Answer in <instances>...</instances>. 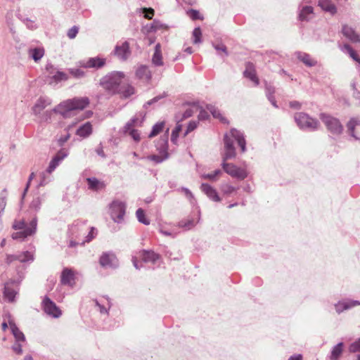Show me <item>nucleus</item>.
Instances as JSON below:
<instances>
[{"instance_id": "34", "label": "nucleus", "mask_w": 360, "mask_h": 360, "mask_svg": "<svg viewBox=\"0 0 360 360\" xmlns=\"http://www.w3.org/2000/svg\"><path fill=\"white\" fill-rule=\"evenodd\" d=\"M136 75L139 79L146 78L150 79L151 74L146 65H141L136 71Z\"/></svg>"}, {"instance_id": "10", "label": "nucleus", "mask_w": 360, "mask_h": 360, "mask_svg": "<svg viewBox=\"0 0 360 360\" xmlns=\"http://www.w3.org/2000/svg\"><path fill=\"white\" fill-rule=\"evenodd\" d=\"M99 264L102 267L115 269L119 266V260L112 252H103L99 258Z\"/></svg>"}, {"instance_id": "55", "label": "nucleus", "mask_w": 360, "mask_h": 360, "mask_svg": "<svg viewBox=\"0 0 360 360\" xmlns=\"http://www.w3.org/2000/svg\"><path fill=\"white\" fill-rule=\"evenodd\" d=\"M198 127V122L190 121L187 125L186 130L184 134V136H187L190 132L195 130Z\"/></svg>"}, {"instance_id": "47", "label": "nucleus", "mask_w": 360, "mask_h": 360, "mask_svg": "<svg viewBox=\"0 0 360 360\" xmlns=\"http://www.w3.org/2000/svg\"><path fill=\"white\" fill-rule=\"evenodd\" d=\"M236 148H229L225 150V153L222 156V161L226 162L228 160L233 159L236 157Z\"/></svg>"}, {"instance_id": "43", "label": "nucleus", "mask_w": 360, "mask_h": 360, "mask_svg": "<svg viewBox=\"0 0 360 360\" xmlns=\"http://www.w3.org/2000/svg\"><path fill=\"white\" fill-rule=\"evenodd\" d=\"M9 326L14 338H25L24 334L19 330L13 321H9Z\"/></svg>"}, {"instance_id": "52", "label": "nucleus", "mask_w": 360, "mask_h": 360, "mask_svg": "<svg viewBox=\"0 0 360 360\" xmlns=\"http://www.w3.org/2000/svg\"><path fill=\"white\" fill-rule=\"evenodd\" d=\"M198 109L200 110L198 118L199 120L203 121L207 120L210 118V115L208 112L202 108V106H198Z\"/></svg>"}, {"instance_id": "61", "label": "nucleus", "mask_w": 360, "mask_h": 360, "mask_svg": "<svg viewBox=\"0 0 360 360\" xmlns=\"http://www.w3.org/2000/svg\"><path fill=\"white\" fill-rule=\"evenodd\" d=\"M78 31H79V28L77 26H73L72 27L68 32V37L70 38V39H74L76 35L78 33Z\"/></svg>"}, {"instance_id": "56", "label": "nucleus", "mask_w": 360, "mask_h": 360, "mask_svg": "<svg viewBox=\"0 0 360 360\" xmlns=\"http://www.w3.org/2000/svg\"><path fill=\"white\" fill-rule=\"evenodd\" d=\"M166 96L167 95L165 93H164L162 95L157 96L154 97L153 98L150 99V101H147L143 105V107L146 108L148 105H151L158 102L160 99L165 98Z\"/></svg>"}, {"instance_id": "51", "label": "nucleus", "mask_w": 360, "mask_h": 360, "mask_svg": "<svg viewBox=\"0 0 360 360\" xmlns=\"http://www.w3.org/2000/svg\"><path fill=\"white\" fill-rule=\"evenodd\" d=\"M179 226L186 229H190L194 226L193 219L181 220L179 222Z\"/></svg>"}, {"instance_id": "11", "label": "nucleus", "mask_w": 360, "mask_h": 360, "mask_svg": "<svg viewBox=\"0 0 360 360\" xmlns=\"http://www.w3.org/2000/svg\"><path fill=\"white\" fill-rule=\"evenodd\" d=\"M68 151L65 148H61L59 150L50 161L46 172L48 174H51L62 162V160L68 157Z\"/></svg>"}, {"instance_id": "21", "label": "nucleus", "mask_w": 360, "mask_h": 360, "mask_svg": "<svg viewBox=\"0 0 360 360\" xmlns=\"http://www.w3.org/2000/svg\"><path fill=\"white\" fill-rule=\"evenodd\" d=\"M135 94V89L129 84L122 83L117 94H120L122 98H128Z\"/></svg>"}, {"instance_id": "57", "label": "nucleus", "mask_w": 360, "mask_h": 360, "mask_svg": "<svg viewBox=\"0 0 360 360\" xmlns=\"http://www.w3.org/2000/svg\"><path fill=\"white\" fill-rule=\"evenodd\" d=\"M193 115V110L192 109H187L185 112L181 115V117L179 118V115H176V118L179 119L178 122L191 117Z\"/></svg>"}, {"instance_id": "19", "label": "nucleus", "mask_w": 360, "mask_h": 360, "mask_svg": "<svg viewBox=\"0 0 360 360\" xmlns=\"http://www.w3.org/2000/svg\"><path fill=\"white\" fill-rule=\"evenodd\" d=\"M105 65V59L97 57L89 58L85 64L82 65L86 68L100 69Z\"/></svg>"}, {"instance_id": "41", "label": "nucleus", "mask_w": 360, "mask_h": 360, "mask_svg": "<svg viewBox=\"0 0 360 360\" xmlns=\"http://www.w3.org/2000/svg\"><path fill=\"white\" fill-rule=\"evenodd\" d=\"M12 228L14 230L18 231L25 230L29 228V224H27L25 219L15 220L12 225Z\"/></svg>"}, {"instance_id": "14", "label": "nucleus", "mask_w": 360, "mask_h": 360, "mask_svg": "<svg viewBox=\"0 0 360 360\" xmlns=\"http://www.w3.org/2000/svg\"><path fill=\"white\" fill-rule=\"evenodd\" d=\"M15 282V278H11L4 284L3 292L4 297L6 299L8 302H13L15 300L17 292L11 288V285L16 284Z\"/></svg>"}, {"instance_id": "26", "label": "nucleus", "mask_w": 360, "mask_h": 360, "mask_svg": "<svg viewBox=\"0 0 360 360\" xmlns=\"http://www.w3.org/2000/svg\"><path fill=\"white\" fill-rule=\"evenodd\" d=\"M296 55L297 58L307 67L315 66L317 63L316 60L311 59L310 55L307 53L297 51Z\"/></svg>"}, {"instance_id": "2", "label": "nucleus", "mask_w": 360, "mask_h": 360, "mask_svg": "<svg viewBox=\"0 0 360 360\" xmlns=\"http://www.w3.org/2000/svg\"><path fill=\"white\" fill-rule=\"evenodd\" d=\"M124 77V74L122 72L114 71L103 77L100 79L99 84L108 94L115 95L122 83Z\"/></svg>"}, {"instance_id": "62", "label": "nucleus", "mask_w": 360, "mask_h": 360, "mask_svg": "<svg viewBox=\"0 0 360 360\" xmlns=\"http://www.w3.org/2000/svg\"><path fill=\"white\" fill-rule=\"evenodd\" d=\"M220 174H221V171L220 169H216L212 173L204 174L202 177L204 179L212 180L215 178V176L219 175Z\"/></svg>"}, {"instance_id": "44", "label": "nucleus", "mask_w": 360, "mask_h": 360, "mask_svg": "<svg viewBox=\"0 0 360 360\" xmlns=\"http://www.w3.org/2000/svg\"><path fill=\"white\" fill-rule=\"evenodd\" d=\"M41 202L42 199L41 197L37 196L34 198L30 205V210H34L36 212H39L41 209Z\"/></svg>"}, {"instance_id": "33", "label": "nucleus", "mask_w": 360, "mask_h": 360, "mask_svg": "<svg viewBox=\"0 0 360 360\" xmlns=\"http://www.w3.org/2000/svg\"><path fill=\"white\" fill-rule=\"evenodd\" d=\"M86 182L88 184V188L90 190L98 191L100 189V187L103 186V184L96 177H89L86 179Z\"/></svg>"}, {"instance_id": "13", "label": "nucleus", "mask_w": 360, "mask_h": 360, "mask_svg": "<svg viewBox=\"0 0 360 360\" xmlns=\"http://www.w3.org/2000/svg\"><path fill=\"white\" fill-rule=\"evenodd\" d=\"M114 54L122 61L127 60L131 55L129 43L124 41L121 45L117 44L114 49Z\"/></svg>"}, {"instance_id": "64", "label": "nucleus", "mask_w": 360, "mask_h": 360, "mask_svg": "<svg viewBox=\"0 0 360 360\" xmlns=\"http://www.w3.org/2000/svg\"><path fill=\"white\" fill-rule=\"evenodd\" d=\"M70 134H67L66 135L61 136L58 140V146H63L65 144V143H66L68 141V140L70 139Z\"/></svg>"}, {"instance_id": "49", "label": "nucleus", "mask_w": 360, "mask_h": 360, "mask_svg": "<svg viewBox=\"0 0 360 360\" xmlns=\"http://www.w3.org/2000/svg\"><path fill=\"white\" fill-rule=\"evenodd\" d=\"M141 12L143 14V17L148 20H151L155 14V11L152 8H141Z\"/></svg>"}, {"instance_id": "17", "label": "nucleus", "mask_w": 360, "mask_h": 360, "mask_svg": "<svg viewBox=\"0 0 360 360\" xmlns=\"http://www.w3.org/2000/svg\"><path fill=\"white\" fill-rule=\"evenodd\" d=\"M200 188L202 191L207 195V196L212 200L214 202H220L221 198L218 195L216 189H214L210 184L206 183H202L200 186Z\"/></svg>"}, {"instance_id": "27", "label": "nucleus", "mask_w": 360, "mask_h": 360, "mask_svg": "<svg viewBox=\"0 0 360 360\" xmlns=\"http://www.w3.org/2000/svg\"><path fill=\"white\" fill-rule=\"evenodd\" d=\"M162 27H163V24L161 23L160 21H159L158 20H153V22L152 23H148L143 27L142 32L144 34L155 32L158 30H160Z\"/></svg>"}, {"instance_id": "46", "label": "nucleus", "mask_w": 360, "mask_h": 360, "mask_svg": "<svg viewBox=\"0 0 360 360\" xmlns=\"http://www.w3.org/2000/svg\"><path fill=\"white\" fill-rule=\"evenodd\" d=\"M193 44L202 42V31L200 27H195L193 31Z\"/></svg>"}, {"instance_id": "8", "label": "nucleus", "mask_w": 360, "mask_h": 360, "mask_svg": "<svg viewBox=\"0 0 360 360\" xmlns=\"http://www.w3.org/2000/svg\"><path fill=\"white\" fill-rule=\"evenodd\" d=\"M221 167L226 174L239 180H243L248 176V173L245 169L232 163L222 161Z\"/></svg>"}, {"instance_id": "35", "label": "nucleus", "mask_w": 360, "mask_h": 360, "mask_svg": "<svg viewBox=\"0 0 360 360\" xmlns=\"http://www.w3.org/2000/svg\"><path fill=\"white\" fill-rule=\"evenodd\" d=\"M313 7L310 6H304L299 13V20L300 21H308L309 18L307 17L308 15L313 13Z\"/></svg>"}, {"instance_id": "30", "label": "nucleus", "mask_w": 360, "mask_h": 360, "mask_svg": "<svg viewBox=\"0 0 360 360\" xmlns=\"http://www.w3.org/2000/svg\"><path fill=\"white\" fill-rule=\"evenodd\" d=\"M152 62L155 66H161L163 65L160 44H157L155 46V51L152 57Z\"/></svg>"}, {"instance_id": "58", "label": "nucleus", "mask_w": 360, "mask_h": 360, "mask_svg": "<svg viewBox=\"0 0 360 360\" xmlns=\"http://www.w3.org/2000/svg\"><path fill=\"white\" fill-rule=\"evenodd\" d=\"M265 93L266 98L273 96L275 93V88L271 84L265 83Z\"/></svg>"}, {"instance_id": "50", "label": "nucleus", "mask_w": 360, "mask_h": 360, "mask_svg": "<svg viewBox=\"0 0 360 360\" xmlns=\"http://www.w3.org/2000/svg\"><path fill=\"white\" fill-rule=\"evenodd\" d=\"M188 13L190 16V18L193 20H202L203 18L202 16H201L200 12L197 10H195V9H190L188 11Z\"/></svg>"}, {"instance_id": "4", "label": "nucleus", "mask_w": 360, "mask_h": 360, "mask_svg": "<svg viewBox=\"0 0 360 360\" xmlns=\"http://www.w3.org/2000/svg\"><path fill=\"white\" fill-rule=\"evenodd\" d=\"M319 117L331 134L340 135L342 133L343 126L338 118L323 112L320 114Z\"/></svg>"}, {"instance_id": "59", "label": "nucleus", "mask_w": 360, "mask_h": 360, "mask_svg": "<svg viewBox=\"0 0 360 360\" xmlns=\"http://www.w3.org/2000/svg\"><path fill=\"white\" fill-rule=\"evenodd\" d=\"M349 351L351 352H360V339L352 343L349 346Z\"/></svg>"}, {"instance_id": "29", "label": "nucleus", "mask_w": 360, "mask_h": 360, "mask_svg": "<svg viewBox=\"0 0 360 360\" xmlns=\"http://www.w3.org/2000/svg\"><path fill=\"white\" fill-rule=\"evenodd\" d=\"M359 125H360V120L356 117H352L347 124V127L348 129L349 135L354 138L356 140H359V138L356 136L354 129L355 127Z\"/></svg>"}, {"instance_id": "42", "label": "nucleus", "mask_w": 360, "mask_h": 360, "mask_svg": "<svg viewBox=\"0 0 360 360\" xmlns=\"http://www.w3.org/2000/svg\"><path fill=\"white\" fill-rule=\"evenodd\" d=\"M26 339H15L14 344L12 345V349L17 354H21L22 353V347L23 343H25Z\"/></svg>"}, {"instance_id": "20", "label": "nucleus", "mask_w": 360, "mask_h": 360, "mask_svg": "<svg viewBox=\"0 0 360 360\" xmlns=\"http://www.w3.org/2000/svg\"><path fill=\"white\" fill-rule=\"evenodd\" d=\"M342 32L343 35L354 43L360 42V37L355 30L347 25L342 26Z\"/></svg>"}, {"instance_id": "15", "label": "nucleus", "mask_w": 360, "mask_h": 360, "mask_svg": "<svg viewBox=\"0 0 360 360\" xmlns=\"http://www.w3.org/2000/svg\"><path fill=\"white\" fill-rule=\"evenodd\" d=\"M140 256L145 263L151 262L155 264L160 259V255L152 250H142L140 251Z\"/></svg>"}, {"instance_id": "38", "label": "nucleus", "mask_w": 360, "mask_h": 360, "mask_svg": "<svg viewBox=\"0 0 360 360\" xmlns=\"http://www.w3.org/2000/svg\"><path fill=\"white\" fill-rule=\"evenodd\" d=\"M164 126H165L164 122H157L156 124H155L152 127V130L150 132L148 137L153 138V137L157 136L158 134H160L163 130Z\"/></svg>"}, {"instance_id": "53", "label": "nucleus", "mask_w": 360, "mask_h": 360, "mask_svg": "<svg viewBox=\"0 0 360 360\" xmlns=\"http://www.w3.org/2000/svg\"><path fill=\"white\" fill-rule=\"evenodd\" d=\"M224 143L225 150L235 148L233 140L227 134L224 136Z\"/></svg>"}, {"instance_id": "25", "label": "nucleus", "mask_w": 360, "mask_h": 360, "mask_svg": "<svg viewBox=\"0 0 360 360\" xmlns=\"http://www.w3.org/2000/svg\"><path fill=\"white\" fill-rule=\"evenodd\" d=\"M319 6L326 12L335 15L337 13L335 5L330 0H319Z\"/></svg>"}, {"instance_id": "63", "label": "nucleus", "mask_w": 360, "mask_h": 360, "mask_svg": "<svg viewBox=\"0 0 360 360\" xmlns=\"http://www.w3.org/2000/svg\"><path fill=\"white\" fill-rule=\"evenodd\" d=\"M236 188L233 187V186L226 184L222 186V191L226 194H231L233 192L236 191Z\"/></svg>"}, {"instance_id": "54", "label": "nucleus", "mask_w": 360, "mask_h": 360, "mask_svg": "<svg viewBox=\"0 0 360 360\" xmlns=\"http://www.w3.org/2000/svg\"><path fill=\"white\" fill-rule=\"evenodd\" d=\"M70 73L75 78H80L84 76V72L79 68H71L69 70Z\"/></svg>"}, {"instance_id": "18", "label": "nucleus", "mask_w": 360, "mask_h": 360, "mask_svg": "<svg viewBox=\"0 0 360 360\" xmlns=\"http://www.w3.org/2000/svg\"><path fill=\"white\" fill-rule=\"evenodd\" d=\"M51 104V100L47 97H39L32 108L33 113L38 115L47 106Z\"/></svg>"}, {"instance_id": "16", "label": "nucleus", "mask_w": 360, "mask_h": 360, "mask_svg": "<svg viewBox=\"0 0 360 360\" xmlns=\"http://www.w3.org/2000/svg\"><path fill=\"white\" fill-rule=\"evenodd\" d=\"M360 305V302L358 300H345L339 301L335 305V308L338 314H340L345 310L349 309L354 307Z\"/></svg>"}, {"instance_id": "9", "label": "nucleus", "mask_w": 360, "mask_h": 360, "mask_svg": "<svg viewBox=\"0 0 360 360\" xmlns=\"http://www.w3.org/2000/svg\"><path fill=\"white\" fill-rule=\"evenodd\" d=\"M44 311L49 316L57 319L61 316V310L48 296H45L41 303Z\"/></svg>"}, {"instance_id": "1", "label": "nucleus", "mask_w": 360, "mask_h": 360, "mask_svg": "<svg viewBox=\"0 0 360 360\" xmlns=\"http://www.w3.org/2000/svg\"><path fill=\"white\" fill-rule=\"evenodd\" d=\"M89 103L88 97H74L61 102L53 109V111L64 118H68L72 111L82 110L89 105Z\"/></svg>"}, {"instance_id": "5", "label": "nucleus", "mask_w": 360, "mask_h": 360, "mask_svg": "<svg viewBox=\"0 0 360 360\" xmlns=\"http://www.w3.org/2000/svg\"><path fill=\"white\" fill-rule=\"evenodd\" d=\"M157 148L159 150L161 154H163V156H160L158 155H151L148 156V159L155 162L156 164H159L165 160L167 159L169 157V153L167 152L168 149V135L165 134L161 136L158 141Z\"/></svg>"}, {"instance_id": "31", "label": "nucleus", "mask_w": 360, "mask_h": 360, "mask_svg": "<svg viewBox=\"0 0 360 360\" xmlns=\"http://www.w3.org/2000/svg\"><path fill=\"white\" fill-rule=\"evenodd\" d=\"M206 109L210 112L213 117L219 119L222 122H226V119L222 116L220 111L216 106L212 104H207Z\"/></svg>"}, {"instance_id": "45", "label": "nucleus", "mask_w": 360, "mask_h": 360, "mask_svg": "<svg viewBox=\"0 0 360 360\" xmlns=\"http://www.w3.org/2000/svg\"><path fill=\"white\" fill-rule=\"evenodd\" d=\"M182 129V125L177 123L175 128L172 130V134H171V141L176 144L177 142V139L179 136V133Z\"/></svg>"}, {"instance_id": "23", "label": "nucleus", "mask_w": 360, "mask_h": 360, "mask_svg": "<svg viewBox=\"0 0 360 360\" xmlns=\"http://www.w3.org/2000/svg\"><path fill=\"white\" fill-rule=\"evenodd\" d=\"M75 280V274L69 268H64L61 272L60 283L62 285H71V282Z\"/></svg>"}, {"instance_id": "40", "label": "nucleus", "mask_w": 360, "mask_h": 360, "mask_svg": "<svg viewBox=\"0 0 360 360\" xmlns=\"http://www.w3.org/2000/svg\"><path fill=\"white\" fill-rule=\"evenodd\" d=\"M344 49H345L349 56L356 62H357L359 64H360V57L358 55V53L352 49V47L348 44H344Z\"/></svg>"}, {"instance_id": "3", "label": "nucleus", "mask_w": 360, "mask_h": 360, "mask_svg": "<svg viewBox=\"0 0 360 360\" xmlns=\"http://www.w3.org/2000/svg\"><path fill=\"white\" fill-rule=\"evenodd\" d=\"M294 119L298 127L302 130L313 131L316 130L319 126L318 120L303 112H296Z\"/></svg>"}, {"instance_id": "39", "label": "nucleus", "mask_w": 360, "mask_h": 360, "mask_svg": "<svg viewBox=\"0 0 360 360\" xmlns=\"http://www.w3.org/2000/svg\"><path fill=\"white\" fill-rule=\"evenodd\" d=\"M136 215L138 221L144 224L149 225L150 220L146 217L144 210L142 208H139L136 212Z\"/></svg>"}, {"instance_id": "60", "label": "nucleus", "mask_w": 360, "mask_h": 360, "mask_svg": "<svg viewBox=\"0 0 360 360\" xmlns=\"http://www.w3.org/2000/svg\"><path fill=\"white\" fill-rule=\"evenodd\" d=\"M128 134L136 142H139L140 141V134L137 129H130Z\"/></svg>"}, {"instance_id": "48", "label": "nucleus", "mask_w": 360, "mask_h": 360, "mask_svg": "<svg viewBox=\"0 0 360 360\" xmlns=\"http://www.w3.org/2000/svg\"><path fill=\"white\" fill-rule=\"evenodd\" d=\"M25 268L24 265H20V266H17V268H16V274L18 275V278L15 279V281H16L15 283L16 284L20 283V282L24 278V277H25Z\"/></svg>"}, {"instance_id": "22", "label": "nucleus", "mask_w": 360, "mask_h": 360, "mask_svg": "<svg viewBox=\"0 0 360 360\" xmlns=\"http://www.w3.org/2000/svg\"><path fill=\"white\" fill-rule=\"evenodd\" d=\"M231 136L235 139V140L238 142V146H240L241 151L244 153L246 150V141L243 133L240 131L232 129L231 130Z\"/></svg>"}, {"instance_id": "24", "label": "nucleus", "mask_w": 360, "mask_h": 360, "mask_svg": "<svg viewBox=\"0 0 360 360\" xmlns=\"http://www.w3.org/2000/svg\"><path fill=\"white\" fill-rule=\"evenodd\" d=\"M92 125L90 122L82 124L76 131V134L82 138H86L92 134Z\"/></svg>"}, {"instance_id": "7", "label": "nucleus", "mask_w": 360, "mask_h": 360, "mask_svg": "<svg viewBox=\"0 0 360 360\" xmlns=\"http://www.w3.org/2000/svg\"><path fill=\"white\" fill-rule=\"evenodd\" d=\"M110 216L116 223H120L124 218L126 212V205L119 200H114L110 205Z\"/></svg>"}, {"instance_id": "32", "label": "nucleus", "mask_w": 360, "mask_h": 360, "mask_svg": "<svg viewBox=\"0 0 360 360\" xmlns=\"http://www.w3.org/2000/svg\"><path fill=\"white\" fill-rule=\"evenodd\" d=\"M30 56L35 61L37 62L41 59L44 55V50L43 48H34L29 50Z\"/></svg>"}, {"instance_id": "37", "label": "nucleus", "mask_w": 360, "mask_h": 360, "mask_svg": "<svg viewBox=\"0 0 360 360\" xmlns=\"http://www.w3.org/2000/svg\"><path fill=\"white\" fill-rule=\"evenodd\" d=\"M69 78L68 74L63 71L57 70L52 76L51 79L56 82L58 83L63 81H66Z\"/></svg>"}, {"instance_id": "12", "label": "nucleus", "mask_w": 360, "mask_h": 360, "mask_svg": "<svg viewBox=\"0 0 360 360\" xmlns=\"http://www.w3.org/2000/svg\"><path fill=\"white\" fill-rule=\"evenodd\" d=\"M34 260L33 255L29 251L22 252L14 255H6V263L11 264L15 261H19L20 263L32 262Z\"/></svg>"}, {"instance_id": "28", "label": "nucleus", "mask_w": 360, "mask_h": 360, "mask_svg": "<svg viewBox=\"0 0 360 360\" xmlns=\"http://www.w3.org/2000/svg\"><path fill=\"white\" fill-rule=\"evenodd\" d=\"M243 75L245 77L250 79L251 81L255 82L257 85L259 84V79L256 76L255 70L253 69L252 64L250 63H248L246 65V69L243 72Z\"/></svg>"}, {"instance_id": "36", "label": "nucleus", "mask_w": 360, "mask_h": 360, "mask_svg": "<svg viewBox=\"0 0 360 360\" xmlns=\"http://www.w3.org/2000/svg\"><path fill=\"white\" fill-rule=\"evenodd\" d=\"M342 349L343 344L342 342H340L335 345L331 351V360H338L342 352Z\"/></svg>"}, {"instance_id": "6", "label": "nucleus", "mask_w": 360, "mask_h": 360, "mask_svg": "<svg viewBox=\"0 0 360 360\" xmlns=\"http://www.w3.org/2000/svg\"><path fill=\"white\" fill-rule=\"evenodd\" d=\"M37 217L34 216L29 222V228L25 230L13 233L11 238L13 240L24 241L27 237L34 235L37 229Z\"/></svg>"}]
</instances>
